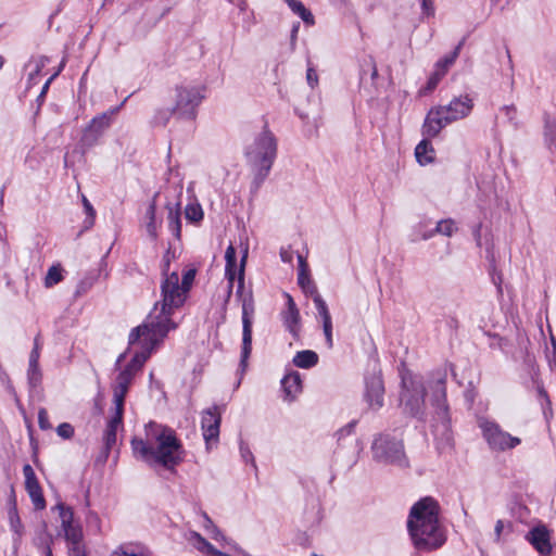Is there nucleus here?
<instances>
[{"label": "nucleus", "mask_w": 556, "mask_h": 556, "mask_svg": "<svg viewBox=\"0 0 556 556\" xmlns=\"http://www.w3.org/2000/svg\"><path fill=\"white\" fill-rule=\"evenodd\" d=\"M130 444L137 459L151 466L160 465L168 470H174L186 456L175 430L153 421L146 426V439L134 438Z\"/></svg>", "instance_id": "1"}, {"label": "nucleus", "mask_w": 556, "mask_h": 556, "mask_svg": "<svg viewBox=\"0 0 556 556\" xmlns=\"http://www.w3.org/2000/svg\"><path fill=\"white\" fill-rule=\"evenodd\" d=\"M407 529L415 547L420 551L435 549L446 540L439 522V505L431 497H424L413 505Z\"/></svg>", "instance_id": "2"}, {"label": "nucleus", "mask_w": 556, "mask_h": 556, "mask_svg": "<svg viewBox=\"0 0 556 556\" xmlns=\"http://www.w3.org/2000/svg\"><path fill=\"white\" fill-rule=\"evenodd\" d=\"M248 257V251L245 250L241 261L240 266L237 269V253L236 249L232 244H229L225 252V275L228 280V294L231 293L233 282L236 276L238 275V289L237 295L241 299L242 302V349H241V359L240 367L242 370L245 369L248 365V359L251 355L252 351V325H253V315H254V301L252 293L249 292L247 294L243 293L244 289V266Z\"/></svg>", "instance_id": "3"}, {"label": "nucleus", "mask_w": 556, "mask_h": 556, "mask_svg": "<svg viewBox=\"0 0 556 556\" xmlns=\"http://www.w3.org/2000/svg\"><path fill=\"white\" fill-rule=\"evenodd\" d=\"M187 294V291L179 283L177 271H172L163 277L161 283L162 300L154 304L144 321L146 328H152V336H167L169 330L176 328V324L170 317L175 309L184 305Z\"/></svg>", "instance_id": "4"}, {"label": "nucleus", "mask_w": 556, "mask_h": 556, "mask_svg": "<svg viewBox=\"0 0 556 556\" xmlns=\"http://www.w3.org/2000/svg\"><path fill=\"white\" fill-rule=\"evenodd\" d=\"M277 154V142L271 134L264 127L252 144L247 148L245 155L249 163L257 170L256 178L262 181L268 175Z\"/></svg>", "instance_id": "5"}, {"label": "nucleus", "mask_w": 556, "mask_h": 556, "mask_svg": "<svg viewBox=\"0 0 556 556\" xmlns=\"http://www.w3.org/2000/svg\"><path fill=\"white\" fill-rule=\"evenodd\" d=\"M372 456L376 460L392 464L399 467L408 466L402 441L395 440L389 434H379L371 445Z\"/></svg>", "instance_id": "6"}, {"label": "nucleus", "mask_w": 556, "mask_h": 556, "mask_svg": "<svg viewBox=\"0 0 556 556\" xmlns=\"http://www.w3.org/2000/svg\"><path fill=\"white\" fill-rule=\"evenodd\" d=\"M478 427L492 451L505 452L515 448L521 440L504 431L498 424L484 417L478 419Z\"/></svg>", "instance_id": "7"}, {"label": "nucleus", "mask_w": 556, "mask_h": 556, "mask_svg": "<svg viewBox=\"0 0 556 556\" xmlns=\"http://www.w3.org/2000/svg\"><path fill=\"white\" fill-rule=\"evenodd\" d=\"M204 99L203 89L195 86H178L176 88L175 105L170 114L182 119H193L197 109Z\"/></svg>", "instance_id": "8"}, {"label": "nucleus", "mask_w": 556, "mask_h": 556, "mask_svg": "<svg viewBox=\"0 0 556 556\" xmlns=\"http://www.w3.org/2000/svg\"><path fill=\"white\" fill-rule=\"evenodd\" d=\"M424 383L419 380L402 378V392L400 396L401 406L406 414L414 417H421L425 412Z\"/></svg>", "instance_id": "9"}, {"label": "nucleus", "mask_w": 556, "mask_h": 556, "mask_svg": "<svg viewBox=\"0 0 556 556\" xmlns=\"http://www.w3.org/2000/svg\"><path fill=\"white\" fill-rule=\"evenodd\" d=\"M166 336H152V328L144 327V323L137 328L132 329L129 334V344H135L136 342H140L141 351L137 352L131 361L139 365L143 366L146 361L150 357L153 349L161 342Z\"/></svg>", "instance_id": "10"}, {"label": "nucleus", "mask_w": 556, "mask_h": 556, "mask_svg": "<svg viewBox=\"0 0 556 556\" xmlns=\"http://www.w3.org/2000/svg\"><path fill=\"white\" fill-rule=\"evenodd\" d=\"M384 386L380 370L374 369V372L365 378L364 399L371 410H379L383 406Z\"/></svg>", "instance_id": "11"}, {"label": "nucleus", "mask_w": 556, "mask_h": 556, "mask_svg": "<svg viewBox=\"0 0 556 556\" xmlns=\"http://www.w3.org/2000/svg\"><path fill=\"white\" fill-rule=\"evenodd\" d=\"M220 414L214 406L203 412L201 419V428L203 438L207 444L212 441L216 442L219 437Z\"/></svg>", "instance_id": "12"}, {"label": "nucleus", "mask_w": 556, "mask_h": 556, "mask_svg": "<svg viewBox=\"0 0 556 556\" xmlns=\"http://www.w3.org/2000/svg\"><path fill=\"white\" fill-rule=\"evenodd\" d=\"M443 111L439 108H432L424 122L422 125V135L428 138H433L438 136L442 128L446 125L451 124L447 116H445Z\"/></svg>", "instance_id": "13"}, {"label": "nucleus", "mask_w": 556, "mask_h": 556, "mask_svg": "<svg viewBox=\"0 0 556 556\" xmlns=\"http://www.w3.org/2000/svg\"><path fill=\"white\" fill-rule=\"evenodd\" d=\"M442 113L453 123L466 117L472 109V100L468 96L454 98L447 105H439Z\"/></svg>", "instance_id": "14"}, {"label": "nucleus", "mask_w": 556, "mask_h": 556, "mask_svg": "<svg viewBox=\"0 0 556 556\" xmlns=\"http://www.w3.org/2000/svg\"><path fill=\"white\" fill-rule=\"evenodd\" d=\"M445 382L446 375L440 372L430 387L432 390V404L437 407V414L440 418H446L448 409Z\"/></svg>", "instance_id": "15"}, {"label": "nucleus", "mask_w": 556, "mask_h": 556, "mask_svg": "<svg viewBox=\"0 0 556 556\" xmlns=\"http://www.w3.org/2000/svg\"><path fill=\"white\" fill-rule=\"evenodd\" d=\"M313 302H314L315 308H316V311H317V313L320 316L321 321H323V330H324V334H325V338H326L327 346L329 349H331L332 345H333V340H332V320H331V315L329 313L328 306H327L325 300L321 298L320 294H316L314 296V301Z\"/></svg>", "instance_id": "16"}, {"label": "nucleus", "mask_w": 556, "mask_h": 556, "mask_svg": "<svg viewBox=\"0 0 556 556\" xmlns=\"http://www.w3.org/2000/svg\"><path fill=\"white\" fill-rule=\"evenodd\" d=\"M533 547L542 555H549L552 545L549 542V531L545 526L534 527L527 535Z\"/></svg>", "instance_id": "17"}, {"label": "nucleus", "mask_w": 556, "mask_h": 556, "mask_svg": "<svg viewBox=\"0 0 556 556\" xmlns=\"http://www.w3.org/2000/svg\"><path fill=\"white\" fill-rule=\"evenodd\" d=\"M124 104V102L111 109L108 112H104L96 117H93L87 128L88 131L94 132L97 136L101 135L105 129H108L113 121V116L118 113L121 110V106Z\"/></svg>", "instance_id": "18"}, {"label": "nucleus", "mask_w": 556, "mask_h": 556, "mask_svg": "<svg viewBox=\"0 0 556 556\" xmlns=\"http://www.w3.org/2000/svg\"><path fill=\"white\" fill-rule=\"evenodd\" d=\"M281 384L286 394V399L293 401L302 391V380L299 372L293 371L283 377Z\"/></svg>", "instance_id": "19"}, {"label": "nucleus", "mask_w": 556, "mask_h": 556, "mask_svg": "<svg viewBox=\"0 0 556 556\" xmlns=\"http://www.w3.org/2000/svg\"><path fill=\"white\" fill-rule=\"evenodd\" d=\"M288 298V301H287V311L283 315V319H285V325L287 327V329L292 333V336L294 338L298 337L299 334V323H300V313H299V309L296 308V305L293 301V299L288 294L287 295Z\"/></svg>", "instance_id": "20"}, {"label": "nucleus", "mask_w": 556, "mask_h": 556, "mask_svg": "<svg viewBox=\"0 0 556 556\" xmlns=\"http://www.w3.org/2000/svg\"><path fill=\"white\" fill-rule=\"evenodd\" d=\"M123 422V414L114 413V416L108 421L106 429L103 434V442L106 453L115 445L116 443V433L117 429L122 426Z\"/></svg>", "instance_id": "21"}, {"label": "nucleus", "mask_w": 556, "mask_h": 556, "mask_svg": "<svg viewBox=\"0 0 556 556\" xmlns=\"http://www.w3.org/2000/svg\"><path fill=\"white\" fill-rule=\"evenodd\" d=\"M64 536L68 543V555H73L75 549H85L83 541V530L79 523L65 529Z\"/></svg>", "instance_id": "22"}, {"label": "nucleus", "mask_w": 556, "mask_h": 556, "mask_svg": "<svg viewBox=\"0 0 556 556\" xmlns=\"http://www.w3.org/2000/svg\"><path fill=\"white\" fill-rule=\"evenodd\" d=\"M167 222L168 228L176 238H180L181 222H180V203L177 202L174 205L167 204Z\"/></svg>", "instance_id": "23"}, {"label": "nucleus", "mask_w": 556, "mask_h": 556, "mask_svg": "<svg viewBox=\"0 0 556 556\" xmlns=\"http://www.w3.org/2000/svg\"><path fill=\"white\" fill-rule=\"evenodd\" d=\"M292 362L299 368L308 369L318 363V355L312 350H304L298 352Z\"/></svg>", "instance_id": "24"}, {"label": "nucleus", "mask_w": 556, "mask_h": 556, "mask_svg": "<svg viewBox=\"0 0 556 556\" xmlns=\"http://www.w3.org/2000/svg\"><path fill=\"white\" fill-rule=\"evenodd\" d=\"M434 150L431 143L424 139L415 148V156L420 165H427L433 161Z\"/></svg>", "instance_id": "25"}, {"label": "nucleus", "mask_w": 556, "mask_h": 556, "mask_svg": "<svg viewBox=\"0 0 556 556\" xmlns=\"http://www.w3.org/2000/svg\"><path fill=\"white\" fill-rule=\"evenodd\" d=\"M26 491L36 509L41 510L46 507V501L42 495L41 488L38 481L25 483Z\"/></svg>", "instance_id": "26"}, {"label": "nucleus", "mask_w": 556, "mask_h": 556, "mask_svg": "<svg viewBox=\"0 0 556 556\" xmlns=\"http://www.w3.org/2000/svg\"><path fill=\"white\" fill-rule=\"evenodd\" d=\"M129 387L115 381L113 386V404L115 413L124 414L125 397Z\"/></svg>", "instance_id": "27"}, {"label": "nucleus", "mask_w": 556, "mask_h": 556, "mask_svg": "<svg viewBox=\"0 0 556 556\" xmlns=\"http://www.w3.org/2000/svg\"><path fill=\"white\" fill-rule=\"evenodd\" d=\"M192 538L195 539V547L203 554L210 555V556H230L226 553H223L218 549H216L208 541H206L204 538H202L199 533H193Z\"/></svg>", "instance_id": "28"}, {"label": "nucleus", "mask_w": 556, "mask_h": 556, "mask_svg": "<svg viewBox=\"0 0 556 556\" xmlns=\"http://www.w3.org/2000/svg\"><path fill=\"white\" fill-rule=\"evenodd\" d=\"M9 521H10V528L12 532L14 533V542L21 541L23 534H24V527L21 522L20 516L17 514L16 507H12L9 510Z\"/></svg>", "instance_id": "29"}, {"label": "nucleus", "mask_w": 556, "mask_h": 556, "mask_svg": "<svg viewBox=\"0 0 556 556\" xmlns=\"http://www.w3.org/2000/svg\"><path fill=\"white\" fill-rule=\"evenodd\" d=\"M460 48H462V42L448 55L439 60L435 63V71L443 72V76H444L446 74L447 70L450 68V66L452 64H454L455 60L458 58Z\"/></svg>", "instance_id": "30"}, {"label": "nucleus", "mask_w": 556, "mask_h": 556, "mask_svg": "<svg viewBox=\"0 0 556 556\" xmlns=\"http://www.w3.org/2000/svg\"><path fill=\"white\" fill-rule=\"evenodd\" d=\"M289 8L296 14L301 16V18L305 23H313L312 13L304 7V4L299 0H285Z\"/></svg>", "instance_id": "31"}, {"label": "nucleus", "mask_w": 556, "mask_h": 556, "mask_svg": "<svg viewBox=\"0 0 556 556\" xmlns=\"http://www.w3.org/2000/svg\"><path fill=\"white\" fill-rule=\"evenodd\" d=\"M298 282L302 290L306 293L312 295L313 298L316 294H319L317 291V287L314 283V281L309 278L308 274H299L298 276Z\"/></svg>", "instance_id": "32"}, {"label": "nucleus", "mask_w": 556, "mask_h": 556, "mask_svg": "<svg viewBox=\"0 0 556 556\" xmlns=\"http://www.w3.org/2000/svg\"><path fill=\"white\" fill-rule=\"evenodd\" d=\"M63 279L62 269L59 265H53L49 268L45 278V286L51 288Z\"/></svg>", "instance_id": "33"}, {"label": "nucleus", "mask_w": 556, "mask_h": 556, "mask_svg": "<svg viewBox=\"0 0 556 556\" xmlns=\"http://www.w3.org/2000/svg\"><path fill=\"white\" fill-rule=\"evenodd\" d=\"M185 216L189 222H199L203 218V211L200 204L191 203L185 208Z\"/></svg>", "instance_id": "34"}, {"label": "nucleus", "mask_w": 556, "mask_h": 556, "mask_svg": "<svg viewBox=\"0 0 556 556\" xmlns=\"http://www.w3.org/2000/svg\"><path fill=\"white\" fill-rule=\"evenodd\" d=\"M81 202H83V205L85 208V213L87 215L86 219L84 220V226H85V228L88 229V228L92 227L94 224L96 211H94L93 206L91 205V203L89 202V200L84 194L81 195Z\"/></svg>", "instance_id": "35"}, {"label": "nucleus", "mask_w": 556, "mask_h": 556, "mask_svg": "<svg viewBox=\"0 0 556 556\" xmlns=\"http://www.w3.org/2000/svg\"><path fill=\"white\" fill-rule=\"evenodd\" d=\"M455 230V223L452 219H444L437 224L434 232L451 237Z\"/></svg>", "instance_id": "36"}, {"label": "nucleus", "mask_w": 556, "mask_h": 556, "mask_svg": "<svg viewBox=\"0 0 556 556\" xmlns=\"http://www.w3.org/2000/svg\"><path fill=\"white\" fill-rule=\"evenodd\" d=\"M49 59L47 56H39L31 61L29 65H34V67L28 74V79L33 80L37 75H39V73L47 65Z\"/></svg>", "instance_id": "37"}, {"label": "nucleus", "mask_w": 556, "mask_h": 556, "mask_svg": "<svg viewBox=\"0 0 556 556\" xmlns=\"http://www.w3.org/2000/svg\"><path fill=\"white\" fill-rule=\"evenodd\" d=\"M54 509L59 511V517L61 521H75L74 520V511L72 507L66 506L63 502H59Z\"/></svg>", "instance_id": "38"}, {"label": "nucleus", "mask_w": 556, "mask_h": 556, "mask_svg": "<svg viewBox=\"0 0 556 556\" xmlns=\"http://www.w3.org/2000/svg\"><path fill=\"white\" fill-rule=\"evenodd\" d=\"M28 383L31 388H36L41 383L42 374L39 366L29 367L27 371Z\"/></svg>", "instance_id": "39"}, {"label": "nucleus", "mask_w": 556, "mask_h": 556, "mask_svg": "<svg viewBox=\"0 0 556 556\" xmlns=\"http://www.w3.org/2000/svg\"><path fill=\"white\" fill-rule=\"evenodd\" d=\"M39 357H40V341L39 336H37L34 340V348L29 355V367L39 366Z\"/></svg>", "instance_id": "40"}, {"label": "nucleus", "mask_w": 556, "mask_h": 556, "mask_svg": "<svg viewBox=\"0 0 556 556\" xmlns=\"http://www.w3.org/2000/svg\"><path fill=\"white\" fill-rule=\"evenodd\" d=\"M195 278V269H189L186 273H184L181 281H179L180 286L189 292L193 281Z\"/></svg>", "instance_id": "41"}, {"label": "nucleus", "mask_w": 556, "mask_h": 556, "mask_svg": "<svg viewBox=\"0 0 556 556\" xmlns=\"http://www.w3.org/2000/svg\"><path fill=\"white\" fill-rule=\"evenodd\" d=\"M58 434L63 439H71L74 435V428L67 422H63L56 428Z\"/></svg>", "instance_id": "42"}, {"label": "nucleus", "mask_w": 556, "mask_h": 556, "mask_svg": "<svg viewBox=\"0 0 556 556\" xmlns=\"http://www.w3.org/2000/svg\"><path fill=\"white\" fill-rule=\"evenodd\" d=\"M38 424L41 430H48L51 428L49 417L46 408H40L38 412Z\"/></svg>", "instance_id": "43"}, {"label": "nucleus", "mask_w": 556, "mask_h": 556, "mask_svg": "<svg viewBox=\"0 0 556 556\" xmlns=\"http://www.w3.org/2000/svg\"><path fill=\"white\" fill-rule=\"evenodd\" d=\"M442 77H443V72L434 71V73L431 75V77L429 78V80L427 83V89L433 90Z\"/></svg>", "instance_id": "44"}, {"label": "nucleus", "mask_w": 556, "mask_h": 556, "mask_svg": "<svg viewBox=\"0 0 556 556\" xmlns=\"http://www.w3.org/2000/svg\"><path fill=\"white\" fill-rule=\"evenodd\" d=\"M421 10H422L424 15L433 16V14H434L433 0H421Z\"/></svg>", "instance_id": "45"}, {"label": "nucleus", "mask_w": 556, "mask_h": 556, "mask_svg": "<svg viewBox=\"0 0 556 556\" xmlns=\"http://www.w3.org/2000/svg\"><path fill=\"white\" fill-rule=\"evenodd\" d=\"M23 473H24V477H25V483H29V482H33V481H38L37 478H36L35 471H34V469H33V467L30 465L26 464L23 467Z\"/></svg>", "instance_id": "46"}, {"label": "nucleus", "mask_w": 556, "mask_h": 556, "mask_svg": "<svg viewBox=\"0 0 556 556\" xmlns=\"http://www.w3.org/2000/svg\"><path fill=\"white\" fill-rule=\"evenodd\" d=\"M134 375L132 374H129L125 370H122L118 376L116 377V381L119 382V383H123V384H126V386H130L132 379H134Z\"/></svg>", "instance_id": "47"}, {"label": "nucleus", "mask_w": 556, "mask_h": 556, "mask_svg": "<svg viewBox=\"0 0 556 556\" xmlns=\"http://www.w3.org/2000/svg\"><path fill=\"white\" fill-rule=\"evenodd\" d=\"M156 194L152 199V201L149 203L146 212V216L149 220H155V213H156Z\"/></svg>", "instance_id": "48"}, {"label": "nucleus", "mask_w": 556, "mask_h": 556, "mask_svg": "<svg viewBox=\"0 0 556 556\" xmlns=\"http://www.w3.org/2000/svg\"><path fill=\"white\" fill-rule=\"evenodd\" d=\"M174 257V255L170 254L169 251H167L163 257V264H162V275L163 277L166 276V274H170L169 273V264H170V261L172 258Z\"/></svg>", "instance_id": "49"}, {"label": "nucleus", "mask_w": 556, "mask_h": 556, "mask_svg": "<svg viewBox=\"0 0 556 556\" xmlns=\"http://www.w3.org/2000/svg\"><path fill=\"white\" fill-rule=\"evenodd\" d=\"M306 79L308 85L314 88L318 83V77L314 68L308 67L306 73Z\"/></svg>", "instance_id": "50"}, {"label": "nucleus", "mask_w": 556, "mask_h": 556, "mask_svg": "<svg viewBox=\"0 0 556 556\" xmlns=\"http://www.w3.org/2000/svg\"><path fill=\"white\" fill-rule=\"evenodd\" d=\"M63 66L64 62L61 63L60 68L46 81V84L42 87L40 96H43L48 91L51 81L59 75Z\"/></svg>", "instance_id": "51"}, {"label": "nucleus", "mask_w": 556, "mask_h": 556, "mask_svg": "<svg viewBox=\"0 0 556 556\" xmlns=\"http://www.w3.org/2000/svg\"><path fill=\"white\" fill-rule=\"evenodd\" d=\"M141 369V367L139 365H137L136 363H134V361H130L126 367L123 369L129 374H132L134 376H136V374Z\"/></svg>", "instance_id": "52"}, {"label": "nucleus", "mask_w": 556, "mask_h": 556, "mask_svg": "<svg viewBox=\"0 0 556 556\" xmlns=\"http://www.w3.org/2000/svg\"><path fill=\"white\" fill-rule=\"evenodd\" d=\"M141 369V367L139 365H137L136 363H134V361H130L126 367L123 369L129 374H132L134 376H136V374Z\"/></svg>", "instance_id": "53"}, {"label": "nucleus", "mask_w": 556, "mask_h": 556, "mask_svg": "<svg viewBox=\"0 0 556 556\" xmlns=\"http://www.w3.org/2000/svg\"><path fill=\"white\" fill-rule=\"evenodd\" d=\"M504 529V522L502 520H497L494 528L495 541L501 540V535Z\"/></svg>", "instance_id": "54"}, {"label": "nucleus", "mask_w": 556, "mask_h": 556, "mask_svg": "<svg viewBox=\"0 0 556 556\" xmlns=\"http://www.w3.org/2000/svg\"><path fill=\"white\" fill-rule=\"evenodd\" d=\"M299 261V274H308V268L305 258L302 255H298Z\"/></svg>", "instance_id": "55"}, {"label": "nucleus", "mask_w": 556, "mask_h": 556, "mask_svg": "<svg viewBox=\"0 0 556 556\" xmlns=\"http://www.w3.org/2000/svg\"><path fill=\"white\" fill-rule=\"evenodd\" d=\"M147 231L150 237H152L153 239L156 238V222L155 220L148 222Z\"/></svg>", "instance_id": "56"}, {"label": "nucleus", "mask_w": 556, "mask_h": 556, "mask_svg": "<svg viewBox=\"0 0 556 556\" xmlns=\"http://www.w3.org/2000/svg\"><path fill=\"white\" fill-rule=\"evenodd\" d=\"M240 450H241V455L245 459V462L251 460L254 464V458H253L251 451L244 446H241Z\"/></svg>", "instance_id": "57"}, {"label": "nucleus", "mask_w": 556, "mask_h": 556, "mask_svg": "<svg viewBox=\"0 0 556 556\" xmlns=\"http://www.w3.org/2000/svg\"><path fill=\"white\" fill-rule=\"evenodd\" d=\"M91 285H92L91 281H86V280L80 281V283L77 287V293L86 292L91 287Z\"/></svg>", "instance_id": "58"}, {"label": "nucleus", "mask_w": 556, "mask_h": 556, "mask_svg": "<svg viewBox=\"0 0 556 556\" xmlns=\"http://www.w3.org/2000/svg\"><path fill=\"white\" fill-rule=\"evenodd\" d=\"M213 527H216L213 521L208 518V516L206 514H204V528L212 532L213 530Z\"/></svg>", "instance_id": "59"}, {"label": "nucleus", "mask_w": 556, "mask_h": 556, "mask_svg": "<svg viewBox=\"0 0 556 556\" xmlns=\"http://www.w3.org/2000/svg\"><path fill=\"white\" fill-rule=\"evenodd\" d=\"M211 533H212L213 539L216 541L224 539V535L222 534V532L219 531V529L217 527H213V530Z\"/></svg>", "instance_id": "60"}, {"label": "nucleus", "mask_w": 556, "mask_h": 556, "mask_svg": "<svg viewBox=\"0 0 556 556\" xmlns=\"http://www.w3.org/2000/svg\"><path fill=\"white\" fill-rule=\"evenodd\" d=\"M369 64L371 66V78L375 79L378 75V71H377V67H376V63L372 59L369 60Z\"/></svg>", "instance_id": "61"}, {"label": "nucleus", "mask_w": 556, "mask_h": 556, "mask_svg": "<svg viewBox=\"0 0 556 556\" xmlns=\"http://www.w3.org/2000/svg\"><path fill=\"white\" fill-rule=\"evenodd\" d=\"M76 523L77 522H75V521H61V527H62L63 531H65V529H68L70 527H73Z\"/></svg>", "instance_id": "62"}, {"label": "nucleus", "mask_w": 556, "mask_h": 556, "mask_svg": "<svg viewBox=\"0 0 556 556\" xmlns=\"http://www.w3.org/2000/svg\"><path fill=\"white\" fill-rule=\"evenodd\" d=\"M42 554H43V556H53V555H52V551H51V548H50V546H49V545H47V546H45V547L42 548Z\"/></svg>", "instance_id": "63"}, {"label": "nucleus", "mask_w": 556, "mask_h": 556, "mask_svg": "<svg viewBox=\"0 0 556 556\" xmlns=\"http://www.w3.org/2000/svg\"><path fill=\"white\" fill-rule=\"evenodd\" d=\"M70 556H86V552H85V549H75L73 555H70Z\"/></svg>", "instance_id": "64"}]
</instances>
